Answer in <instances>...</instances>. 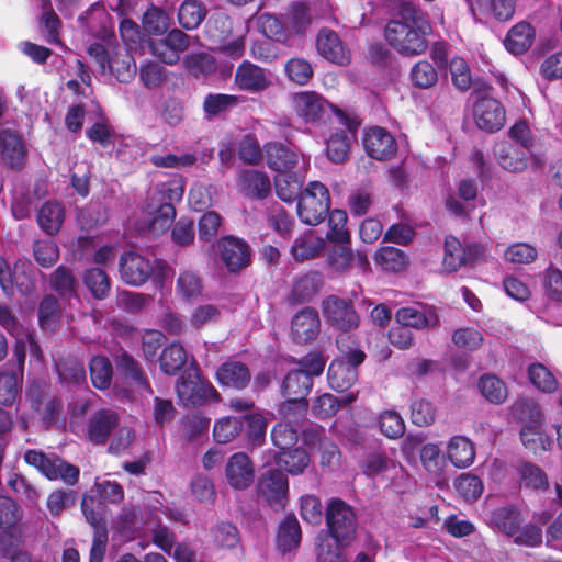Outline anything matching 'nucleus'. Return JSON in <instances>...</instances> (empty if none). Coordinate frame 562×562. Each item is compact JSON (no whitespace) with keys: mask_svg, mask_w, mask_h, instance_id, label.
<instances>
[{"mask_svg":"<svg viewBox=\"0 0 562 562\" xmlns=\"http://www.w3.org/2000/svg\"><path fill=\"white\" fill-rule=\"evenodd\" d=\"M49 288L61 299L77 297L78 281L72 270L66 266H58L49 276Z\"/></svg>","mask_w":562,"mask_h":562,"instance_id":"nucleus-38","label":"nucleus"},{"mask_svg":"<svg viewBox=\"0 0 562 562\" xmlns=\"http://www.w3.org/2000/svg\"><path fill=\"white\" fill-rule=\"evenodd\" d=\"M512 415L522 426L541 425L542 412L540 405L531 398H519L512 406Z\"/></svg>","mask_w":562,"mask_h":562,"instance_id":"nucleus-49","label":"nucleus"},{"mask_svg":"<svg viewBox=\"0 0 562 562\" xmlns=\"http://www.w3.org/2000/svg\"><path fill=\"white\" fill-rule=\"evenodd\" d=\"M300 514L302 519L313 526H317L325 519V509L322 501L314 494H305L300 498Z\"/></svg>","mask_w":562,"mask_h":562,"instance_id":"nucleus-62","label":"nucleus"},{"mask_svg":"<svg viewBox=\"0 0 562 562\" xmlns=\"http://www.w3.org/2000/svg\"><path fill=\"white\" fill-rule=\"evenodd\" d=\"M109 19L104 5L94 2L79 15L78 22L91 36H101L108 32L106 23Z\"/></svg>","mask_w":562,"mask_h":562,"instance_id":"nucleus-35","label":"nucleus"},{"mask_svg":"<svg viewBox=\"0 0 562 562\" xmlns=\"http://www.w3.org/2000/svg\"><path fill=\"white\" fill-rule=\"evenodd\" d=\"M0 154L11 169L20 170L24 167L27 150L22 136L16 131L1 128Z\"/></svg>","mask_w":562,"mask_h":562,"instance_id":"nucleus-23","label":"nucleus"},{"mask_svg":"<svg viewBox=\"0 0 562 562\" xmlns=\"http://www.w3.org/2000/svg\"><path fill=\"white\" fill-rule=\"evenodd\" d=\"M520 484L528 490L547 491L549 479L547 473L537 464L529 461H520L516 465Z\"/></svg>","mask_w":562,"mask_h":562,"instance_id":"nucleus-42","label":"nucleus"},{"mask_svg":"<svg viewBox=\"0 0 562 562\" xmlns=\"http://www.w3.org/2000/svg\"><path fill=\"white\" fill-rule=\"evenodd\" d=\"M22 507L10 496L0 495V553H8V541L22 536Z\"/></svg>","mask_w":562,"mask_h":562,"instance_id":"nucleus-13","label":"nucleus"},{"mask_svg":"<svg viewBox=\"0 0 562 562\" xmlns=\"http://www.w3.org/2000/svg\"><path fill=\"white\" fill-rule=\"evenodd\" d=\"M436 413L435 405L427 398L415 396L409 402V419L418 427L432 425Z\"/></svg>","mask_w":562,"mask_h":562,"instance_id":"nucleus-54","label":"nucleus"},{"mask_svg":"<svg viewBox=\"0 0 562 562\" xmlns=\"http://www.w3.org/2000/svg\"><path fill=\"white\" fill-rule=\"evenodd\" d=\"M56 370L61 382L67 384H82L86 382L83 362L77 357L67 356L56 363Z\"/></svg>","mask_w":562,"mask_h":562,"instance_id":"nucleus-48","label":"nucleus"},{"mask_svg":"<svg viewBox=\"0 0 562 562\" xmlns=\"http://www.w3.org/2000/svg\"><path fill=\"white\" fill-rule=\"evenodd\" d=\"M363 147L368 156L375 160H390L397 153V142L384 127L373 126L366 131Z\"/></svg>","mask_w":562,"mask_h":562,"instance_id":"nucleus-16","label":"nucleus"},{"mask_svg":"<svg viewBox=\"0 0 562 562\" xmlns=\"http://www.w3.org/2000/svg\"><path fill=\"white\" fill-rule=\"evenodd\" d=\"M276 468L283 470L286 475H301L311 463L308 452L302 447H292L290 449L278 451L273 454Z\"/></svg>","mask_w":562,"mask_h":562,"instance_id":"nucleus-25","label":"nucleus"},{"mask_svg":"<svg viewBox=\"0 0 562 562\" xmlns=\"http://www.w3.org/2000/svg\"><path fill=\"white\" fill-rule=\"evenodd\" d=\"M38 324L43 329H53L60 321L61 308L54 294H45L38 304Z\"/></svg>","mask_w":562,"mask_h":562,"instance_id":"nucleus-55","label":"nucleus"},{"mask_svg":"<svg viewBox=\"0 0 562 562\" xmlns=\"http://www.w3.org/2000/svg\"><path fill=\"white\" fill-rule=\"evenodd\" d=\"M114 363L119 373L126 380L133 381L137 386L153 392L148 378L139 362L126 350H122L114 357Z\"/></svg>","mask_w":562,"mask_h":562,"instance_id":"nucleus-27","label":"nucleus"},{"mask_svg":"<svg viewBox=\"0 0 562 562\" xmlns=\"http://www.w3.org/2000/svg\"><path fill=\"white\" fill-rule=\"evenodd\" d=\"M447 456L456 468L465 469L474 462V446L467 437L454 436L448 443Z\"/></svg>","mask_w":562,"mask_h":562,"instance_id":"nucleus-37","label":"nucleus"},{"mask_svg":"<svg viewBox=\"0 0 562 562\" xmlns=\"http://www.w3.org/2000/svg\"><path fill=\"white\" fill-rule=\"evenodd\" d=\"M438 68L427 59L416 61L409 70V80L415 88L429 89L439 80Z\"/></svg>","mask_w":562,"mask_h":562,"instance_id":"nucleus-47","label":"nucleus"},{"mask_svg":"<svg viewBox=\"0 0 562 562\" xmlns=\"http://www.w3.org/2000/svg\"><path fill=\"white\" fill-rule=\"evenodd\" d=\"M258 498L273 512L285 510L290 499V485L286 473L276 467L265 469L256 483Z\"/></svg>","mask_w":562,"mask_h":562,"instance_id":"nucleus-5","label":"nucleus"},{"mask_svg":"<svg viewBox=\"0 0 562 562\" xmlns=\"http://www.w3.org/2000/svg\"><path fill=\"white\" fill-rule=\"evenodd\" d=\"M263 153L267 167L278 173L293 171L303 157L296 145L278 140L266 143Z\"/></svg>","mask_w":562,"mask_h":562,"instance_id":"nucleus-14","label":"nucleus"},{"mask_svg":"<svg viewBox=\"0 0 562 562\" xmlns=\"http://www.w3.org/2000/svg\"><path fill=\"white\" fill-rule=\"evenodd\" d=\"M324 248V240L321 238H314L312 235H305L297 237L292 247L291 254L296 261H305L313 259Z\"/></svg>","mask_w":562,"mask_h":562,"instance_id":"nucleus-61","label":"nucleus"},{"mask_svg":"<svg viewBox=\"0 0 562 562\" xmlns=\"http://www.w3.org/2000/svg\"><path fill=\"white\" fill-rule=\"evenodd\" d=\"M183 65L187 71L195 78L207 77L215 72L217 68L215 57L207 53L188 55Z\"/></svg>","mask_w":562,"mask_h":562,"instance_id":"nucleus-59","label":"nucleus"},{"mask_svg":"<svg viewBox=\"0 0 562 562\" xmlns=\"http://www.w3.org/2000/svg\"><path fill=\"white\" fill-rule=\"evenodd\" d=\"M106 69L115 76L120 82H131L136 76V63L132 54L121 46H116L112 52L111 64Z\"/></svg>","mask_w":562,"mask_h":562,"instance_id":"nucleus-32","label":"nucleus"},{"mask_svg":"<svg viewBox=\"0 0 562 562\" xmlns=\"http://www.w3.org/2000/svg\"><path fill=\"white\" fill-rule=\"evenodd\" d=\"M211 419L202 413L195 412L186 415L180 423V434L187 441L198 439L209 431Z\"/></svg>","mask_w":562,"mask_h":562,"instance_id":"nucleus-58","label":"nucleus"},{"mask_svg":"<svg viewBox=\"0 0 562 562\" xmlns=\"http://www.w3.org/2000/svg\"><path fill=\"white\" fill-rule=\"evenodd\" d=\"M313 383L308 374L293 369L283 379L281 393L284 397L306 398L313 387Z\"/></svg>","mask_w":562,"mask_h":562,"instance_id":"nucleus-46","label":"nucleus"},{"mask_svg":"<svg viewBox=\"0 0 562 562\" xmlns=\"http://www.w3.org/2000/svg\"><path fill=\"white\" fill-rule=\"evenodd\" d=\"M209 10L201 0H184L178 9V22L188 30H196L205 20Z\"/></svg>","mask_w":562,"mask_h":562,"instance_id":"nucleus-44","label":"nucleus"},{"mask_svg":"<svg viewBox=\"0 0 562 562\" xmlns=\"http://www.w3.org/2000/svg\"><path fill=\"white\" fill-rule=\"evenodd\" d=\"M297 216L302 223L316 226L322 223L330 210V194L321 181H311L297 200Z\"/></svg>","mask_w":562,"mask_h":562,"instance_id":"nucleus-7","label":"nucleus"},{"mask_svg":"<svg viewBox=\"0 0 562 562\" xmlns=\"http://www.w3.org/2000/svg\"><path fill=\"white\" fill-rule=\"evenodd\" d=\"M479 390L491 403L502 404L507 398L505 383L494 374H484L480 378Z\"/></svg>","mask_w":562,"mask_h":562,"instance_id":"nucleus-60","label":"nucleus"},{"mask_svg":"<svg viewBox=\"0 0 562 562\" xmlns=\"http://www.w3.org/2000/svg\"><path fill=\"white\" fill-rule=\"evenodd\" d=\"M464 266V246L450 235L445 239L443 267L449 272H454Z\"/></svg>","mask_w":562,"mask_h":562,"instance_id":"nucleus-63","label":"nucleus"},{"mask_svg":"<svg viewBox=\"0 0 562 562\" xmlns=\"http://www.w3.org/2000/svg\"><path fill=\"white\" fill-rule=\"evenodd\" d=\"M42 15L38 24L45 41L53 45H61L60 31L63 27L61 20L53 9L50 0H41Z\"/></svg>","mask_w":562,"mask_h":562,"instance_id":"nucleus-36","label":"nucleus"},{"mask_svg":"<svg viewBox=\"0 0 562 562\" xmlns=\"http://www.w3.org/2000/svg\"><path fill=\"white\" fill-rule=\"evenodd\" d=\"M395 321L415 329H424L428 327H435L439 323V318L432 310H419L412 306L401 307L396 311Z\"/></svg>","mask_w":562,"mask_h":562,"instance_id":"nucleus-28","label":"nucleus"},{"mask_svg":"<svg viewBox=\"0 0 562 562\" xmlns=\"http://www.w3.org/2000/svg\"><path fill=\"white\" fill-rule=\"evenodd\" d=\"M376 267L386 272L400 273L406 270L409 260L404 250L393 247H380L373 256Z\"/></svg>","mask_w":562,"mask_h":562,"instance_id":"nucleus-34","label":"nucleus"},{"mask_svg":"<svg viewBox=\"0 0 562 562\" xmlns=\"http://www.w3.org/2000/svg\"><path fill=\"white\" fill-rule=\"evenodd\" d=\"M124 499L123 486L115 481L95 482L81 501L82 513L93 527L89 562H103L108 544L106 503L119 504Z\"/></svg>","mask_w":562,"mask_h":562,"instance_id":"nucleus-2","label":"nucleus"},{"mask_svg":"<svg viewBox=\"0 0 562 562\" xmlns=\"http://www.w3.org/2000/svg\"><path fill=\"white\" fill-rule=\"evenodd\" d=\"M325 524L328 536L339 547H348L357 537L358 516L356 509L339 497H331L325 507Z\"/></svg>","mask_w":562,"mask_h":562,"instance_id":"nucleus-3","label":"nucleus"},{"mask_svg":"<svg viewBox=\"0 0 562 562\" xmlns=\"http://www.w3.org/2000/svg\"><path fill=\"white\" fill-rule=\"evenodd\" d=\"M473 117L480 130L494 133L504 126L506 111L497 99L482 97L473 105Z\"/></svg>","mask_w":562,"mask_h":562,"instance_id":"nucleus-15","label":"nucleus"},{"mask_svg":"<svg viewBox=\"0 0 562 562\" xmlns=\"http://www.w3.org/2000/svg\"><path fill=\"white\" fill-rule=\"evenodd\" d=\"M225 476L227 483L234 490H246L255 479V468L251 459L245 452L232 454L226 463Z\"/></svg>","mask_w":562,"mask_h":562,"instance_id":"nucleus-22","label":"nucleus"},{"mask_svg":"<svg viewBox=\"0 0 562 562\" xmlns=\"http://www.w3.org/2000/svg\"><path fill=\"white\" fill-rule=\"evenodd\" d=\"M176 392L186 407H200L222 400L220 392L207 379L202 376L196 364L182 371L176 381Z\"/></svg>","mask_w":562,"mask_h":562,"instance_id":"nucleus-4","label":"nucleus"},{"mask_svg":"<svg viewBox=\"0 0 562 562\" xmlns=\"http://www.w3.org/2000/svg\"><path fill=\"white\" fill-rule=\"evenodd\" d=\"M89 372L91 383L95 389L103 391L110 387L113 368L105 356H93L89 361Z\"/></svg>","mask_w":562,"mask_h":562,"instance_id":"nucleus-51","label":"nucleus"},{"mask_svg":"<svg viewBox=\"0 0 562 562\" xmlns=\"http://www.w3.org/2000/svg\"><path fill=\"white\" fill-rule=\"evenodd\" d=\"M23 459L30 467L35 468L49 481L63 480L68 485L79 481L80 470L55 453H45L37 449H27Z\"/></svg>","mask_w":562,"mask_h":562,"instance_id":"nucleus-6","label":"nucleus"},{"mask_svg":"<svg viewBox=\"0 0 562 562\" xmlns=\"http://www.w3.org/2000/svg\"><path fill=\"white\" fill-rule=\"evenodd\" d=\"M316 47L318 53L330 63L346 65L349 61L348 49L333 30L323 29L319 31Z\"/></svg>","mask_w":562,"mask_h":562,"instance_id":"nucleus-24","label":"nucleus"},{"mask_svg":"<svg viewBox=\"0 0 562 562\" xmlns=\"http://www.w3.org/2000/svg\"><path fill=\"white\" fill-rule=\"evenodd\" d=\"M292 104L296 114L306 123L323 122L330 113L337 117V110H340L315 91L294 93Z\"/></svg>","mask_w":562,"mask_h":562,"instance_id":"nucleus-12","label":"nucleus"},{"mask_svg":"<svg viewBox=\"0 0 562 562\" xmlns=\"http://www.w3.org/2000/svg\"><path fill=\"white\" fill-rule=\"evenodd\" d=\"M321 333V319L316 308L305 306L296 312L291 322V337L296 344H307Z\"/></svg>","mask_w":562,"mask_h":562,"instance_id":"nucleus-21","label":"nucleus"},{"mask_svg":"<svg viewBox=\"0 0 562 562\" xmlns=\"http://www.w3.org/2000/svg\"><path fill=\"white\" fill-rule=\"evenodd\" d=\"M432 25L418 3H400L397 19L390 20L384 27L386 43L403 57L423 55L428 49V36Z\"/></svg>","mask_w":562,"mask_h":562,"instance_id":"nucleus-1","label":"nucleus"},{"mask_svg":"<svg viewBox=\"0 0 562 562\" xmlns=\"http://www.w3.org/2000/svg\"><path fill=\"white\" fill-rule=\"evenodd\" d=\"M327 380L331 390L342 393L348 391L357 382L358 370L351 369V367L335 359L328 367Z\"/></svg>","mask_w":562,"mask_h":562,"instance_id":"nucleus-39","label":"nucleus"},{"mask_svg":"<svg viewBox=\"0 0 562 562\" xmlns=\"http://www.w3.org/2000/svg\"><path fill=\"white\" fill-rule=\"evenodd\" d=\"M119 266L121 279L132 286L143 285L154 272L150 260L134 251L124 252Z\"/></svg>","mask_w":562,"mask_h":562,"instance_id":"nucleus-17","label":"nucleus"},{"mask_svg":"<svg viewBox=\"0 0 562 562\" xmlns=\"http://www.w3.org/2000/svg\"><path fill=\"white\" fill-rule=\"evenodd\" d=\"M488 524L493 528L499 530L502 533L508 537H514L520 530V510L515 505H507L495 508L491 513Z\"/></svg>","mask_w":562,"mask_h":562,"instance_id":"nucleus-29","label":"nucleus"},{"mask_svg":"<svg viewBox=\"0 0 562 562\" xmlns=\"http://www.w3.org/2000/svg\"><path fill=\"white\" fill-rule=\"evenodd\" d=\"M215 380L222 387L244 391L251 382V373L245 362L228 358L217 367Z\"/></svg>","mask_w":562,"mask_h":562,"instance_id":"nucleus-19","label":"nucleus"},{"mask_svg":"<svg viewBox=\"0 0 562 562\" xmlns=\"http://www.w3.org/2000/svg\"><path fill=\"white\" fill-rule=\"evenodd\" d=\"M535 36L536 32L530 23L519 22L507 32L504 45L512 54L520 55L531 47Z\"/></svg>","mask_w":562,"mask_h":562,"instance_id":"nucleus-30","label":"nucleus"},{"mask_svg":"<svg viewBox=\"0 0 562 562\" xmlns=\"http://www.w3.org/2000/svg\"><path fill=\"white\" fill-rule=\"evenodd\" d=\"M243 430V419L239 417H224L215 423L213 438L218 443H228Z\"/></svg>","mask_w":562,"mask_h":562,"instance_id":"nucleus-64","label":"nucleus"},{"mask_svg":"<svg viewBox=\"0 0 562 562\" xmlns=\"http://www.w3.org/2000/svg\"><path fill=\"white\" fill-rule=\"evenodd\" d=\"M0 286L7 295H13L15 292L22 295L31 294L35 289L32 262L19 259L10 267L4 259H0Z\"/></svg>","mask_w":562,"mask_h":562,"instance_id":"nucleus-8","label":"nucleus"},{"mask_svg":"<svg viewBox=\"0 0 562 562\" xmlns=\"http://www.w3.org/2000/svg\"><path fill=\"white\" fill-rule=\"evenodd\" d=\"M120 425L119 414L110 408H101L90 415L86 437L93 445H104Z\"/></svg>","mask_w":562,"mask_h":562,"instance_id":"nucleus-18","label":"nucleus"},{"mask_svg":"<svg viewBox=\"0 0 562 562\" xmlns=\"http://www.w3.org/2000/svg\"><path fill=\"white\" fill-rule=\"evenodd\" d=\"M302 539V530L294 515L286 516L279 525L276 546L279 551L286 553L296 549Z\"/></svg>","mask_w":562,"mask_h":562,"instance_id":"nucleus-33","label":"nucleus"},{"mask_svg":"<svg viewBox=\"0 0 562 562\" xmlns=\"http://www.w3.org/2000/svg\"><path fill=\"white\" fill-rule=\"evenodd\" d=\"M327 217L329 231L326 234V238L335 244H349L351 235L346 227L348 221L347 212L340 209L329 210Z\"/></svg>","mask_w":562,"mask_h":562,"instance_id":"nucleus-52","label":"nucleus"},{"mask_svg":"<svg viewBox=\"0 0 562 562\" xmlns=\"http://www.w3.org/2000/svg\"><path fill=\"white\" fill-rule=\"evenodd\" d=\"M23 376L9 370L0 371V404L12 406L22 391Z\"/></svg>","mask_w":562,"mask_h":562,"instance_id":"nucleus-53","label":"nucleus"},{"mask_svg":"<svg viewBox=\"0 0 562 562\" xmlns=\"http://www.w3.org/2000/svg\"><path fill=\"white\" fill-rule=\"evenodd\" d=\"M531 384L543 393H553L558 390V381L553 373L542 363L533 362L527 369Z\"/></svg>","mask_w":562,"mask_h":562,"instance_id":"nucleus-57","label":"nucleus"},{"mask_svg":"<svg viewBox=\"0 0 562 562\" xmlns=\"http://www.w3.org/2000/svg\"><path fill=\"white\" fill-rule=\"evenodd\" d=\"M241 102L240 97L226 93H209L203 100V111L207 116H218Z\"/></svg>","mask_w":562,"mask_h":562,"instance_id":"nucleus-56","label":"nucleus"},{"mask_svg":"<svg viewBox=\"0 0 562 562\" xmlns=\"http://www.w3.org/2000/svg\"><path fill=\"white\" fill-rule=\"evenodd\" d=\"M36 221L47 235H57L65 221L63 204L53 200L46 201L38 210Z\"/></svg>","mask_w":562,"mask_h":562,"instance_id":"nucleus-31","label":"nucleus"},{"mask_svg":"<svg viewBox=\"0 0 562 562\" xmlns=\"http://www.w3.org/2000/svg\"><path fill=\"white\" fill-rule=\"evenodd\" d=\"M337 122L344 128H338L326 140V155L331 162L344 164L349 158L350 146L356 139L360 123L342 110H337Z\"/></svg>","mask_w":562,"mask_h":562,"instance_id":"nucleus-10","label":"nucleus"},{"mask_svg":"<svg viewBox=\"0 0 562 562\" xmlns=\"http://www.w3.org/2000/svg\"><path fill=\"white\" fill-rule=\"evenodd\" d=\"M234 83L248 93H261L271 83L267 70L249 60L241 61L235 71Z\"/></svg>","mask_w":562,"mask_h":562,"instance_id":"nucleus-20","label":"nucleus"},{"mask_svg":"<svg viewBox=\"0 0 562 562\" xmlns=\"http://www.w3.org/2000/svg\"><path fill=\"white\" fill-rule=\"evenodd\" d=\"M244 191L258 200L266 199L271 192V181L265 171L245 170L240 175Z\"/></svg>","mask_w":562,"mask_h":562,"instance_id":"nucleus-45","label":"nucleus"},{"mask_svg":"<svg viewBox=\"0 0 562 562\" xmlns=\"http://www.w3.org/2000/svg\"><path fill=\"white\" fill-rule=\"evenodd\" d=\"M527 149L508 142L495 145L494 154L498 165L509 172H521L528 166Z\"/></svg>","mask_w":562,"mask_h":562,"instance_id":"nucleus-26","label":"nucleus"},{"mask_svg":"<svg viewBox=\"0 0 562 562\" xmlns=\"http://www.w3.org/2000/svg\"><path fill=\"white\" fill-rule=\"evenodd\" d=\"M274 190L280 200L286 203H292L299 200L303 187V178L297 173L282 172L274 177Z\"/></svg>","mask_w":562,"mask_h":562,"instance_id":"nucleus-43","label":"nucleus"},{"mask_svg":"<svg viewBox=\"0 0 562 562\" xmlns=\"http://www.w3.org/2000/svg\"><path fill=\"white\" fill-rule=\"evenodd\" d=\"M187 360V351L180 342L166 346L158 358L161 372L169 376L178 374L184 368Z\"/></svg>","mask_w":562,"mask_h":562,"instance_id":"nucleus-40","label":"nucleus"},{"mask_svg":"<svg viewBox=\"0 0 562 562\" xmlns=\"http://www.w3.org/2000/svg\"><path fill=\"white\" fill-rule=\"evenodd\" d=\"M321 308L326 323L335 330L348 333L359 327L360 317L350 299L331 294L323 299Z\"/></svg>","mask_w":562,"mask_h":562,"instance_id":"nucleus-9","label":"nucleus"},{"mask_svg":"<svg viewBox=\"0 0 562 562\" xmlns=\"http://www.w3.org/2000/svg\"><path fill=\"white\" fill-rule=\"evenodd\" d=\"M82 280L95 300H104L111 291V280L108 273L101 268L85 270Z\"/></svg>","mask_w":562,"mask_h":562,"instance_id":"nucleus-50","label":"nucleus"},{"mask_svg":"<svg viewBox=\"0 0 562 562\" xmlns=\"http://www.w3.org/2000/svg\"><path fill=\"white\" fill-rule=\"evenodd\" d=\"M220 259L229 273H240L251 265L249 244L234 235H226L216 240Z\"/></svg>","mask_w":562,"mask_h":562,"instance_id":"nucleus-11","label":"nucleus"},{"mask_svg":"<svg viewBox=\"0 0 562 562\" xmlns=\"http://www.w3.org/2000/svg\"><path fill=\"white\" fill-rule=\"evenodd\" d=\"M324 278L319 271H310L297 278L292 288L293 300L299 303L311 301L323 288Z\"/></svg>","mask_w":562,"mask_h":562,"instance_id":"nucleus-41","label":"nucleus"}]
</instances>
